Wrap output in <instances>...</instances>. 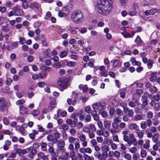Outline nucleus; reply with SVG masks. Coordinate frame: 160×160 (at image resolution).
<instances>
[{
	"instance_id": "1",
	"label": "nucleus",
	"mask_w": 160,
	"mask_h": 160,
	"mask_svg": "<svg viewBox=\"0 0 160 160\" xmlns=\"http://www.w3.org/2000/svg\"><path fill=\"white\" fill-rule=\"evenodd\" d=\"M112 3V0H98L96 10L100 14L108 15L111 12Z\"/></svg>"
},
{
	"instance_id": "2",
	"label": "nucleus",
	"mask_w": 160,
	"mask_h": 160,
	"mask_svg": "<svg viewBox=\"0 0 160 160\" xmlns=\"http://www.w3.org/2000/svg\"><path fill=\"white\" fill-rule=\"evenodd\" d=\"M70 18L74 23L77 24L82 23L84 19V16L82 12L79 9L73 11L71 14Z\"/></svg>"
},
{
	"instance_id": "3",
	"label": "nucleus",
	"mask_w": 160,
	"mask_h": 160,
	"mask_svg": "<svg viewBox=\"0 0 160 160\" xmlns=\"http://www.w3.org/2000/svg\"><path fill=\"white\" fill-rule=\"evenodd\" d=\"M121 122L120 120V118L117 117L114 118L113 119V122L112 123V128L110 129L109 131L113 135L116 134L117 132V129L119 127L118 123Z\"/></svg>"
},
{
	"instance_id": "4",
	"label": "nucleus",
	"mask_w": 160,
	"mask_h": 160,
	"mask_svg": "<svg viewBox=\"0 0 160 160\" xmlns=\"http://www.w3.org/2000/svg\"><path fill=\"white\" fill-rule=\"evenodd\" d=\"M57 84L59 87L63 89L62 91H63L64 89H67L68 86L67 80L65 77L58 78L57 81Z\"/></svg>"
},
{
	"instance_id": "5",
	"label": "nucleus",
	"mask_w": 160,
	"mask_h": 160,
	"mask_svg": "<svg viewBox=\"0 0 160 160\" xmlns=\"http://www.w3.org/2000/svg\"><path fill=\"white\" fill-rule=\"evenodd\" d=\"M57 146L60 151L62 152H65V149L64 148L65 142L62 140H59L57 141Z\"/></svg>"
},
{
	"instance_id": "6",
	"label": "nucleus",
	"mask_w": 160,
	"mask_h": 160,
	"mask_svg": "<svg viewBox=\"0 0 160 160\" xmlns=\"http://www.w3.org/2000/svg\"><path fill=\"white\" fill-rule=\"evenodd\" d=\"M29 152V149L26 148L25 149H22L21 148H18L15 151V153L18 154L19 156L22 155H24L26 153H28Z\"/></svg>"
},
{
	"instance_id": "7",
	"label": "nucleus",
	"mask_w": 160,
	"mask_h": 160,
	"mask_svg": "<svg viewBox=\"0 0 160 160\" xmlns=\"http://www.w3.org/2000/svg\"><path fill=\"white\" fill-rule=\"evenodd\" d=\"M72 92L73 93V94L72 95L71 98H68L67 99V102L68 104H72L73 106H74L76 102L75 96H77L78 94H74V92Z\"/></svg>"
},
{
	"instance_id": "8",
	"label": "nucleus",
	"mask_w": 160,
	"mask_h": 160,
	"mask_svg": "<svg viewBox=\"0 0 160 160\" xmlns=\"http://www.w3.org/2000/svg\"><path fill=\"white\" fill-rule=\"evenodd\" d=\"M77 121V119L72 120V119H67L66 122L67 124L69 125L71 128H75L76 126Z\"/></svg>"
},
{
	"instance_id": "9",
	"label": "nucleus",
	"mask_w": 160,
	"mask_h": 160,
	"mask_svg": "<svg viewBox=\"0 0 160 160\" xmlns=\"http://www.w3.org/2000/svg\"><path fill=\"white\" fill-rule=\"evenodd\" d=\"M11 106L10 102L9 103L5 102L2 103L0 105V111L1 112H3L7 110L9 106Z\"/></svg>"
},
{
	"instance_id": "10",
	"label": "nucleus",
	"mask_w": 160,
	"mask_h": 160,
	"mask_svg": "<svg viewBox=\"0 0 160 160\" xmlns=\"http://www.w3.org/2000/svg\"><path fill=\"white\" fill-rule=\"evenodd\" d=\"M29 149V153L28 155V157L31 159H33L34 158V156L37 153V150L34 148L31 149L30 148H28Z\"/></svg>"
},
{
	"instance_id": "11",
	"label": "nucleus",
	"mask_w": 160,
	"mask_h": 160,
	"mask_svg": "<svg viewBox=\"0 0 160 160\" xmlns=\"http://www.w3.org/2000/svg\"><path fill=\"white\" fill-rule=\"evenodd\" d=\"M12 9L13 10L15 15L16 16H21V14L20 12L21 9L20 8L19 6L18 5H17L16 6L13 7Z\"/></svg>"
},
{
	"instance_id": "12",
	"label": "nucleus",
	"mask_w": 160,
	"mask_h": 160,
	"mask_svg": "<svg viewBox=\"0 0 160 160\" xmlns=\"http://www.w3.org/2000/svg\"><path fill=\"white\" fill-rule=\"evenodd\" d=\"M129 137L130 139L132 140L130 142H131L132 144H133L135 146L137 144V141L136 138L135 137L134 135L132 133H129Z\"/></svg>"
},
{
	"instance_id": "13",
	"label": "nucleus",
	"mask_w": 160,
	"mask_h": 160,
	"mask_svg": "<svg viewBox=\"0 0 160 160\" xmlns=\"http://www.w3.org/2000/svg\"><path fill=\"white\" fill-rule=\"evenodd\" d=\"M157 12H158L157 9L153 8L149 10H146L144 12V13L146 16H148L149 15H153Z\"/></svg>"
},
{
	"instance_id": "14",
	"label": "nucleus",
	"mask_w": 160,
	"mask_h": 160,
	"mask_svg": "<svg viewBox=\"0 0 160 160\" xmlns=\"http://www.w3.org/2000/svg\"><path fill=\"white\" fill-rule=\"evenodd\" d=\"M138 128L139 127L137 124L134 123H132L128 126L129 128L131 130H134L136 131L138 129Z\"/></svg>"
},
{
	"instance_id": "15",
	"label": "nucleus",
	"mask_w": 160,
	"mask_h": 160,
	"mask_svg": "<svg viewBox=\"0 0 160 160\" xmlns=\"http://www.w3.org/2000/svg\"><path fill=\"white\" fill-rule=\"evenodd\" d=\"M19 112L20 113L24 115L26 114L28 111V109L27 108L23 106H20L19 107Z\"/></svg>"
},
{
	"instance_id": "16",
	"label": "nucleus",
	"mask_w": 160,
	"mask_h": 160,
	"mask_svg": "<svg viewBox=\"0 0 160 160\" xmlns=\"http://www.w3.org/2000/svg\"><path fill=\"white\" fill-rule=\"evenodd\" d=\"M130 61L133 66H140L141 65V62H140L136 61L135 58H131Z\"/></svg>"
},
{
	"instance_id": "17",
	"label": "nucleus",
	"mask_w": 160,
	"mask_h": 160,
	"mask_svg": "<svg viewBox=\"0 0 160 160\" xmlns=\"http://www.w3.org/2000/svg\"><path fill=\"white\" fill-rule=\"evenodd\" d=\"M143 119V116L141 114H136L133 118V120L137 122L142 120Z\"/></svg>"
},
{
	"instance_id": "18",
	"label": "nucleus",
	"mask_w": 160,
	"mask_h": 160,
	"mask_svg": "<svg viewBox=\"0 0 160 160\" xmlns=\"http://www.w3.org/2000/svg\"><path fill=\"white\" fill-rule=\"evenodd\" d=\"M78 139L77 138H75L72 136H69L68 138V141L70 143L73 144L76 141H78Z\"/></svg>"
},
{
	"instance_id": "19",
	"label": "nucleus",
	"mask_w": 160,
	"mask_h": 160,
	"mask_svg": "<svg viewBox=\"0 0 160 160\" xmlns=\"http://www.w3.org/2000/svg\"><path fill=\"white\" fill-rule=\"evenodd\" d=\"M135 132L139 139H142L143 137L144 132L138 129L135 131Z\"/></svg>"
},
{
	"instance_id": "20",
	"label": "nucleus",
	"mask_w": 160,
	"mask_h": 160,
	"mask_svg": "<svg viewBox=\"0 0 160 160\" xmlns=\"http://www.w3.org/2000/svg\"><path fill=\"white\" fill-rule=\"evenodd\" d=\"M91 115L93 118L94 120L98 121L99 120V115L97 114V111H93L91 112Z\"/></svg>"
},
{
	"instance_id": "21",
	"label": "nucleus",
	"mask_w": 160,
	"mask_h": 160,
	"mask_svg": "<svg viewBox=\"0 0 160 160\" xmlns=\"http://www.w3.org/2000/svg\"><path fill=\"white\" fill-rule=\"evenodd\" d=\"M32 132L29 134V137L30 138L33 139L34 138L35 135H37L38 134V131L35 129L32 130Z\"/></svg>"
},
{
	"instance_id": "22",
	"label": "nucleus",
	"mask_w": 160,
	"mask_h": 160,
	"mask_svg": "<svg viewBox=\"0 0 160 160\" xmlns=\"http://www.w3.org/2000/svg\"><path fill=\"white\" fill-rule=\"evenodd\" d=\"M112 63H113L112 68H116L118 66L121 65V63L119 60H113L112 61H111Z\"/></svg>"
},
{
	"instance_id": "23",
	"label": "nucleus",
	"mask_w": 160,
	"mask_h": 160,
	"mask_svg": "<svg viewBox=\"0 0 160 160\" xmlns=\"http://www.w3.org/2000/svg\"><path fill=\"white\" fill-rule=\"evenodd\" d=\"M78 88L80 90H82L84 92H87L88 90V88L87 85L81 84L79 85Z\"/></svg>"
},
{
	"instance_id": "24",
	"label": "nucleus",
	"mask_w": 160,
	"mask_h": 160,
	"mask_svg": "<svg viewBox=\"0 0 160 160\" xmlns=\"http://www.w3.org/2000/svg\"><path fill=\"white\" fill-rule=\"evenodd\" d=\"M18 46L17 43L16 42H14L12 45H9L7 47V49L10 50L13 49L17 47Z\"/></svg>"
},
{
	"instance_id": "25",
	"label": "nucleus",
	"mask_w": 160,
	"mask_h": 160,
	"mask_svg": "<svg viewBox=\"0 0 160 160\" xmlns=\"http://www.w3.org/2000/svg\"><path fill=\"white\" fill-rule=\"evenodd\" d=\"M48 152L51 156H56V152L54 151V148L52 147H50L48 149Z\"/></svg>"
},
{
	"instance_id": "26",
	"label": "nucleus",
	"mask_w": 160,
	"mask_h": 160,
	"mask_svg": "<svg viewBox=\"0 0 160 160\" xmlns=\"http://www.w3.org/2000/svg\"><path fill=\"white\" fill-rule=\"evenodd\" d=\"M53 137L55 141H54V143H56L57 142L58 139L60 137V134L58 132H55L53 134Z\"/></svg>"
},
{
	"instance_id": "27",
	"label": "nucleus",
	"mask_w": 160,
	"mask_h": 160,
	"mask_svg": "<svg viewBox=\"0 0 160 160\" xmlns=\"http://www.w3.org/2000/svg\"><path fill=\"white\" fill-rule=\"evenodd\" d=\"M150 141L148 139L146 140L145 143L143 145V147L145 149H148L150 147Z\"/></svg>"
},
{
	"instance_id": "28",
	"label": "nucleus",
	"mask_w": 160,
	"mask_h": 160,
	"mask_svg": "<svg viewBox=\"0 0 160 160\" xmlns=\"http://www.w3.org/2000/svg\"><path fill=\"white\" fill-rule=\"evenodd\" d=\"M123 140L124 141L127 142L129 146H130L132 144L131 142L129 141V138L127 135H123Z\"/></svg>"
},
{
	"instance_id": "29",
	"label": "nucleus",
	"mask_w": 160,
	"mask_h": 160,
	"mask_svg": "<svg viewBox=\"0 0 160 160\" xmlns=\"http://www.w3.org/2000/svg\"><path fill=\"white\" fill-rule=\"evenodd\" d=\"M47 139L48 141L52 142L53 143H56L54 142L55 140L54 139L53 136L52 134L48 135L47 137Z\"/></svg>"
},
{
	"instance_id": "30",
	"label": "nucleus",
	"mask_w": 160,
	"mask_h": 160,
	"mask_svg": "<svg viewBox=\"0 0 160 160\" xmlns=\"http://www.w3.org/2000/svg\"><path fill=\"white\" fill-rule=\"evenodd\" d=\"M47 144L44 142H42L40 144L41 148V150L43 151H47Z\"/></svg>"
},
{
	"instance_id": "31",
	"label": "nucleus",
	"mask_w": 160,
	"mask_h": 160,
	"mask_svg": "<svg viewBox=\"0 0 160 160\" xmlns=\"http://www.w3.org/2000/svg\"><path fill=\"white\" fill-rule=\"evenodd\" d=\"M68 149L70 151V155L72 154V153H74V145L72 143H70L68 145Z\"/></svg>"
},
{
	"instance_id": "32",
	"label": "nucleus",
	"mask_w": 160,
	"mask_h": 160,
	"mask_svg": "<svg viewBox=\"0 0 160 160\" xmlns=\"http://www.w3.org/2000/svg\"><path fill=\"white\" fill-rule=\"evenodd\" d=\"M68 54V52L66 51H63L61 52L59 55L61 58H63L66 57Z\"/></svg>"
},
{
	"instance_id": "33",
	"label": "nucleus",
	"mask_w": 160,
	"mask_h": 160,
	"mask_svg": "<svg viewBox=\"0 0 160 160\" xmlns=\"http://www.w3.org/2000/svg\"><path fill=\"white\" fill-rule=\"evenodd\" d=\"M76 62H75L70 61L67 62L66 65L67 66L70 67H74L76 65Z\"/></svg>"
},
{
	"instance_id": "34",
	"label": "nucleus",
	"mask_w": 160,
	"mask_h": 160,
	"mask_svg": "<svg viewBox=\"0 0 160 160\" xmlns=\"http://www.w3.org/2000/svg\"><path fill=\"white\" fill-rule=\"evenodd\" d=\"M104 125L105 128H109L111 126V122L110 120H106L104 121Z\"/></svg>"
},
{
	"instance_id": "35",
	"label": "nucleus",
	"mask_w": 160,
	"mask_h": 160,
	"mask_svg": "<svg viewBox=\"0 0 160 160\" xmlns=\"http://www.w3.org/2000/svg\"><path fill=\"white\" fill-rule=\"evenodd\" d=\"M152 147V149L155 151H158L159 147L160 146V142H157L155 143Z\"/></svg>"
},
{
	"instance_id": "36",
	"label": "nucleus",
	"mask_w": 160,
	"mask_h": 160,
	"mask_svg": "<svg viewBox=\"0 0 160 160\" xmlns=\"http://www.w3.org/2000/svg\"><path fill=\"white\" fill-rule=\"evenodd\" d=\"M150 92L152 93H154L158 91L157 88L154 86H152L149 88Z\"/></svg>"
},
{
	"instance_id": "37",
	"label": "nucleus",
	"mask_w": 160,
	"mask_h": 160,
	"mask_svg": "<svg viewBox=\"0 0 160 160\" xmlns=\"http://www.w3.org/2000/svg\"><path fill=\"white\" fill-rule=\"evenodd\" d=\"M98 113L101 115L103 118H106L108 116V114L107 112L104 111H102L101 110H99Z\"/></svg>"
},
{
	"instance_id": "38",
	"label": "nucleus",
	"mask_w": 160,
	"mask_h": 160,
	"mask_svg": "<svg viewBox=\"0 0 160 160\" xmlns=\"http://www.w3.org/2000/svg\"><path fill=\"white\" fill-rule=\"evenodd\" d=\"M150 96H152V95L149 94L147 92H145L144 93L143 95H142V99L148 100V97L150 98Z\"/></svg>"
},
{
	"instance_id": "39",
	"label": "nucleus",
	"mask_w": 160,
	"mask_h": 160,
	"mask_svg": "<svg viewBox=\"0 0 160 160\" xmlns=\"http://www.w3.org/2000/svg\"><path fill=\"white\" fill-rule=\"evenodd\" d=\"M140 155L141 157L142 158H144L147 156V153L145 150L141 149L140 152Z\"/></svg>"
},
{
	"instance_id": "40",
	"label": "nucleus",
	"mask_w": 160,
	"mask_h": 160,
	"mask_svg": "<svg viewBox=\"0 0 160 160\" xmlns=\"http://www.w3.org/2000/svg\"><path fill=\"white\" fill-rule=\"evenodd\" d=\"M17 155L16 153L15 152H12L8 155L7 159H15L14 158L16 157Z\"/></svg>"
},
{
	"instance_id": "41",
	"label": "nucleus",
	"mask_w": 160,
	"mask_h": 160,
	"mask_svg": "<svg viewBox=\"0 0 160 160\" xmlns=\"http://www.w3.org/2000/svg\"><path fill=\"white\" fill-rule=\"evenodd\" d=\"M153 98L156 101H158L160 100V91H159L156 95L153 96Z\"/></svg>"
},
{
	"instance_id": "42",
	"label": "nucleus",
	"mask_w": 160,
	"mask_h": 160,
	"mask_svg": "<svg viewBox=\"0 0 160 160\" xmlns=\"http://www.w3.org/2000/svg\"><path fill=\"white\" fill-rule=\"evenodd\" d=\"M92 107L93 109V111H96L97 110H98L100 108L99 102L93 104L92 105Z\"/></svg>"
},
{
	"instance_id": "43",
	"label": "nucleus",
	"mask_w": 160,
	"mask_h": 160,
	"mask_svg": "<svg viewBox=\"0 0 160 160\" xmlns=\"http://www.w3.org/2000/svg\"><path fill=\"white\" fill-rule=\"evenodd\" d=\"M154 110L156 111L160 110V102H156L154 108Z\"/></svg>"
},
{
	"instance_id": "44",
	"label": "nucleus",
	"mask_w": 160,
	"mask_h": 160,
	"mask_svg": "<svg viewBox=\"0 0 160 160\" xmlns=\"http://www.w3.org/2000/svg\"><path fill=\"white\" fill-rule=\"evenodd\" d=\"M137 102V100H136L135 102L132 101H130L128 103V106L132 108H134L136 106V104L135 103Z\"/></svg>"
},
{
	"instance_id": "45",
	"label": "nucleus",
	"mask_w": 160,
	"mask_h": 160,
	"mask_svg": "<svg viewBox=\"0 0 160 160\" xmlns=\"http://www.w3.org/2000/svg\"><path fill=\"white\" fill-rule=\"evenodd\" d=\"M153 116V113L151 111L148 112L146 114V117L147 119H152Z\"/></svg>"
},
{
	"instance_id": "46",
	"label": "nucleus",
	"mask_w": 160,
	"mask_h": 160,
	"mask_svg": "<svg viewBox=\"0 0 160 160\" xmlns=\"http://www.w3.org/2000/svg\"><path fill=\"white\" fill-rule=\"evenodd\" d=\"M74 146L75 149L76 150H78L80 148V145L79 143V140L78 139V141H76L75 143H74Z\"/></svg>"
},
{
	"instance_id": "47",
	"label": "nucleus",
	"mask_w": 160,
	"mask_h": 160,
	"mask_svg": "<svg viewBox=\"0 0 160 160\" xmlns=\"http://www.w3.org/2000/svg\"><path fill=\"white\" fill-rule=\"evenodd\" d=\"M69 133L72 136H74L76 135V130L73 128H72L69 130Z\"/></svg>"
},
{
	"instance_id": "48",
	"label": "nucleus",
	"mask_w": 160,
	"mask_h": 160,
	"mask_svg": "<svg viewBox=\"0 0 160 160\" xmlns=\"http://www.w3.org/2000/svg\"><path fill=\"white\" fill-rule=\"evenodd\" d=\"M83 157L85 160H93L94 158L92 156H90L87 154H84Z\"/></svg>"
},
{
	"instance_id": "49",
	"label": "nucleus",
	"mask_w": 160,
	"mask_h": 160,
	"mask_svg": "<svg viewBox=\"0 0 160 160\" xmlns=\"http://www.w3.org/2000/svg\"><path fill=\"white\" fill-rule=\"evenodd\" d=\"M140 126L141 128L142 129H145L147 126L146 121H142L140 123Z\"/></svg>"
},
{
	"instance_id": "50",
	"label": "nucleus",
	"mask_w": 160,
	"mask_h": 160,
	"mask_svg": "<svg viewBox=\"0 0 160 160\" xmlns=\"http://www.w3.org/2000/svg\"><path fill=\"white\" fill-rule=\"evenodd\" d=\"M79 140L81 142L84 141L86 140V137L84 134H80L78 137Z\"/></svg>"
},
{
	"instance_id": "51",
	"label": "nucleus",
	"mask_w": 160,
	"mask_h": 160,
	"mask_svg": "<svg viewBox=\"0 0 160 160\" xmlns=\"http://www.w3.org/2000/svg\"><path fill=\"white\" fill-rule=\"evenodd\" d=\"M49 105L56 106V101L54 98H50Z\"/></svg>"
},
{
	"instance_id": "52",
	"label": "nucleus",
	"mask_w": 160,
	"mask_h": 160,
	"mask_svg": "<svg viewBox=\"0 0 160 160\" xmlns=\"http://www.w3.org/2000/svg\"><path fill=\"white\" fill-rule=\"evenodd\" d=\"M76 29H79V32L82 34H83L86 33L87 31V29L86 28H82L81 29L78 28L77 27L75 28Z\"/></svg>"
},
{
	"instance_id": "53",
	"label": "nucleus",
	"mask_w": 160,
	"mask_h": 160,
	"mask_svg": "<svg viewBox=\"0 0 160 160\" xmlns=\"http://www.w3.org/2000/svg\"><path fill=\"white\" fill-rule=\"evenodd\" d=\"M68 15V14L61 11H59L58 12V16L60 17H65Z\"/></svg>"
},
{
	"instance_id": "54",
	"label": "nucleus",
	"mask_w": 160,
	"mask_h": 160,
	"mask_svg": "<svg viewBox=\"0 0 160 160\" xmlns=\"http://www.w3.org/2000/svg\"><path fill=\"white\" fill-rule=\"evenodd\" d=\"M120 5L122 7H125L127 5V0H119Z\"/></svg>"
},
{
	"instance_id": "55",
	"label": "nucleus",
	"mask_w": 160,
	"mask_h": 160,
	"mask_svg": "<svg viewBox=\"0 0 160 160\" xmlns=\"http://www.w3.org/2000/svg\"><path fill=\"white\" fill-rule=\"evenodd\" d=\"M89 127L90 130L92 131L95 132L96 130V128L94 124L92 123H91L89 124Z\"/></svg>"
},
{
	"instance_id": "56",
	"label": "nucleus",
	"mask_w": 160,
	"mask_h": 160,
	"mask_svg": "<svg viewBox=\"0 0 160 160\" xmlns=\"http://www.w3.org/2000/svg\"><path fill=\"white\" fill-rule=\"evenodd\" d=\"M2 121L4 124L6 125H8L9 123V120L7 117H4L2 119Z\"/></svg>"
},
{
	"instance_id": "57",
	"label": "nucleus",
	"mask_w": 160,
	"mask_h": 160,
	"mask_svg": "<svg viewBox=\"0 0 160 160\" xmlns=\"http://www.w3.org/2000/svg\"><path fill=\"white\" fill-rule=\"evenodd\" d=\"M3 132L4 134L9 135L10 137H12L13 135L12 133L11 132L8 130H3Z\"/></svg>"
},
{
	"instance_id": "58",
	"label": "nucleus",
	"mask_w": 160,
	"mask_h": 160,
	"mask_svg": "<svg viewBox=\"0 0 160 160\" xmlns=\"http://www.w3.org/2000/svg\"><path fill=\"white\" fill-rule=\"evenodd\" d=\"M61 128L64 131H66L69 129V126L67 124H65L62 125Z\"/></svg>"
},
{
	"instance_id": "59",
	"label": "nucleus",
	"mask_w": 160,
	"mask_h": 160,
	"mask_svg": "<svg viewBox=\"0 0 160 160\" xmlns=\"http://www.w3.org/2000/svg\"><path fill=\"white\" fill-rule=\"evenodd\" d=\"M114 156L117 158H120V153L118 151H115L113 153Z\"/></svg>"
},
{
	"instance_id": "60",
	"label": "nucleus",
	"mask_w": 160,
	"mask_h": 160,
	"mask_svg": "<svg viewBox=\"0 0 160 160\" xmlns=\"http://www.w3.org/2000/svg\"><path fill=\"white\" fill-rule=\"evenodd\" d=\"M2 29L4 32H7L9 30V28L8 25L3 26H2Z\"/></svg>"
},
{
	"instance_id": "61",
	"label": "nucleus",
	"mask_w": 160,
	"mask_h": 160,
	"mask_svg": "<svg viewBox=\"0 0 160 160\" xmlns=\"http://www.w3.org/2000/svg\"><path fill=\"white\" fill-rule=\"evenodd\" d=\"M82 130L84 132L86 133H88L89 132L91 131L89 127H88L87 126H84Z\"/></svg>"
},
{
	"instance_id": "62",
	"label": "nucleus",
	"mask_w": 160,
	"mask_h": 160,
	"mask_svg": "<svg viewBox=\"0 0 160 160\" xmlns=\"http://www.w3.org/2000/svg\"><path fill=\"white\" fill-rule=\"evenodd\" d=\"M92 132L90 131L88 133V137L90 139H92L95 137V134Z\"/></svg>"
},
{
	"instance_id": "63",
	"label": "nucleus",
	"mask_w": 160,
	"mask_h": 160,
	"mask_svg": "<svg viewBox=\"0 0 160 160\" xmlns=\"http://www.w3.org/2000/svg\"><path fill=\"white\" fill-rule=\"evenodd\" d=\"M146 122L148 127H150L151 126L152 123V121L151 119H147Z\"/></svg>"
},
{
	"instance_id": "64",
	"label": "nucleus",
	"mask_w": 160,
	"mask_h": 160,
	"mask_svg": "<svg viewBox=\"0 0 160 160\" xmlns=\"http://www.w3.org/2000/svg\"><path fill=\"white\" fill-rule=\"evenodd\" d=\"M152 122L153 123V125L154 126H156L158 124L159 122L158 119L154 118L152 119Z\"/></svg>"
}]
</instances>
